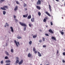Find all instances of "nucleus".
<instances>
[{
  "instance_id": "7c9ffc66",
  "label": "nucleus",
  "mask_w": 65,
  "mask_h": 65,
  "mask_svg": "<svg viewBox=\"0 0 65 65\" xmlns=\"http://www.w3.org/2000/svg\"><path fill=\"white\" fill-rule=\"evenodd\" d=\"M42 40L43 41H45V38H44L43 37Z\"/></svg>"
},
{
  "instance_id": "b1692460",
  "label": "nucleus",
  "mask_w": 65,
  "mask_h": 65,
  "mask_svg": "<svg viewBox=\"0 0 65 65\" xmlns=\"http://www.w3.org/2000/svg\"><path fill=\"white\" fill-rule=\"evenodd\" d=\"M5 1L4 0H0V3H2V2H4Z\"/></svg>"
},
{
  "instance_id": "5701e85b",
  "label": "nucleus",
  "mask_w": 65,
  "mask_h": 65,
  "mask_svg": "<svg viewBox=\"0 0 65 65\" xmlns=\"http://www.w3.org/2000/svg\"><path fill=\"white\" fill-rule=\"evenodd\" d=\"M15 1L16 2L17 4H20V3L19 2V1Z\"/></svg>"
},
{
  "instance_id": "dca6fc26",
  "label": "nucleus",
  "mask_w": 65,
  "mask_h": 65,
  "mask_svg": "<svg viewBox=\"0 0 65 65\" xmlns=\"http://www.w3.org/2000/svg\"><path fill=\"white\" fill-rule=\"evenodd\" d=\"M34 18H32L31 19V21L32 22H34Z\"/></svg>"
},
{
  "instance_id": "6e6552de",
  "label": "nucleus",
  "mask_w": 65,
  "mask_h": 65,
  "mask_svg": "<svg viewBox=\"0 0 65 65\" xmlns=\"http://www.w3.org/2000/svg\"><path fill=\"white\" fill-rule=\"evenodd\" d=\"M14 42L15 43V44L17 46V47H18V46H19L18 45V43H17V41L15 40H14Z\"/></svg>"
},
{
  "instance_id": "4be33fe9",
  "label": "nucleus",
  "mask_w": 65,
  "mask_h": 65,
  "mask_svg": "<svg viewBox=\"0 0 65 65\" xmlns=\"http://www.w3.org/2000/svg\"><path fill=\"white\" fill-rule=\"evenodd\" d=\"M38 15L39 16H40L41 15V13L40 12H38Z\"/></svg>"
},
{
  "instance_id": "9d476101",
  "label": "nucleus",
  "mask_w": 65,
  "mask_h": 65,
  "mask_svg": "<svg viewBox=\"0 0 65 65\" xmlns=\"http://www.w3.org/2000/svg\"><path fill=\"white\" fill-rule=\"evenodd\" d=\"M28 14H26L25 15H23V18H27V17H28Z\"/></svg>"
},
{
  "instance_id": "f3484780",
  "label": "nucleus",
  "mask_w": 65,
  "mask_h": 65,
  "mask_svg": "<svg viewBox=\"0 0 65 65\" xmlns=\"http://www.w3.org/2000/svg\"><path fill=\"white\" fill-rule=\"evenodd\" d=\"M28 57L30 58V57L31 56V54L30 53H28Z\"/></svg>"
},
{
  "instance_id": "2eb2a0df",
  "label": "nucleus",
  "mask_w": 65,
  "mask_h": 65,
  "mask_svg": "<svg viewBox=\"0 0 65 65\" xmlns=\"http://www.w3.org/2000/svg\"><path fill=\"white\" fill-rule=\"evenodd\" d=\"M31 18V15H30L28 16L27 17L28 19H30Z\"/></svg>"
},
{
  "instance_id": "c85d7f7f",
  "label": "nucleus",
  "mask_w": 65,
  "mask_h": 65,
  "mask_svg": "<svg viewBox=\"0 0 65 65\" xmlns=\"http://www.w3.org/2000/svg\"><path fill=\"white\" fill-rule=\"evenodd\" d=\"M11 53H13V49H12L11 50Z\"/></svg>"
},
{
  "instance_id": "a19ab883",
  "label": "nucleus",
  "mask_w": 65,
  "mask_h": 65,
  "mask_svg": "<svg viewBox=\"0 0 65 65\" xmlns=\"http://www.w3.org/2000/svg\"><path fill=\"white\" fill-rule=\"evenodd\" d=\"M51 26H52V25H53V22H51Z\"/></svg>"
},
{
  "instance_id": "69168bd1",
  "label": "nucleus",
  "mask_w": 65,
  "mask_h": 65,
  "mask_svg": "<svg viewBox=\"0 0 65 65\" xmlns=\"http://www.w3.org/2000/svg\"><path fill=\"white\" fill-rule=\"evenodd\" d=\"M33 36V34L32 35V36Z\"/></svg>"
},
{
  "instance_id": "603ef678",
  "label": "nucleus",
  "mask_w": 65,
  "mask_h": 65,
  "mask_svg": "<svg viewBox=\"0 0 65 65\" xmlns=\"http://www.w3.org/2000/svg\"><path fill=\"white\" fill-rule=\"evenodd\" d=\"M59 53V51L58 50H57V54H58Z\"/></svg>"
},
{
  "instance_id": "4d7b16f0",
  "label": "nucleus",
  "mask_w": 65,
  "mask_h": 65,
  "mask_svg": "<svg viewBox=\"0 0 65 65\" xmlns=\"http://www.w3.org/2000/svg\"><path fill=\"white\" fill-rule=\"evenodd\" d=\"M40 32H41V31H42L40 29Z\"/></svg>"
},
{
  "instance_id": "774afa93",
  "label": "nucleus",
  "mask_w": 65,
  "mask_h": 65,
  "mask_svg": "<svg viewBox=\"0 0 65 65\" xmlns=\"http://www.w3.org/2000/svg\"><path fill=\"white\" fill-rule=\"evenodd\" d=\"M63 0V1H64V0Z\"/></svg>"
},
{
  "instance_id": "680f3d73",
  "label": "nucleus",
  "mask_w": 65,
  "mask_h": 65,
  "mask_svg": "<svg viewBox=\"0 0 65 65\" xmlns=\"http://www.w3.org/2000/svg\"><path fill=\"white\" fill-rule=\"evenodd\" d=\"M64 5L65 6V3L64 4Z\"/></svg>"
},
{
  "instance_id": "2f4dec72",
  "label": "nucleus",
  "mask_w": 65,
  "mask_h": 65,
  "mask_svg": "<svg viewBox=\"0 0 65 65\" xmlns=\"http://www.w3.org/2000/svg\"><path fill=\"white\" fill-rule=\"evenodd\" d=\"M24 6H23L24 7H26V6H27V4H24Z\"/></svg>"
},
{
  "instance_id": "c03bdc74",
  "label": "nucleus",
  "mask_w": 65,
  "mask_h": 65,
  "mask_svg": "<svg viewBox=\"0 0 65 65\" xmlns=\"http://www.w3.org/2000/svg\"><path fill=\"white\" fill-rule=\"evenodd\" d=\"M62 54H63V56H65V52L63 53Z\"/></svg>"
},
{
  "instance_id": "cd10ccee",
  "label": "nucleus",
  "mask_w": 65,
  "mask_h": 65,
  "mask_svg": "<svg viewBox=\"0 0 65 65\" xmlns=\"http://www.w3.org/2000/svg\"><path fill=\"white\" fill-rule=\"evenodd\" d=\"M33 26V24H29V27H31V26Z\"/></svg>"
},
{
  "instance_id": "e2e57ef3",
  "label": "nucleus",
  "mask_w": 65,
  "mask_h": 65,
  "mask_svg": "<svg viewBox=\"0 0 65 65\" xmlns=\"http://www.w3.org/2000/svg\"><path fill=\"white\" fill-rule=\"evenodd\" d=\"M40 65H42V64H40Z\"/></svg>"
},
{
  "instance_id": "f704fd0d",
  "label": "nucleus",
  "mask_w": 65,
  "mask_h": 65,
  "mask_svg": "<svg viewBox=\"0 0 65 65\" xmlns=\"http://www.w3.org/2000/svg\"><path fill=\"white\" fill-rule=\"evenodd\" d=\"M61 34H62V35H63L64 34V32L61 31Z\"/></svg>"
},
{
  "instance_id": "6e6d98bb",
  "label": "nucleus",
  "mask_w": 65,
  "mask_h": 65,
  "mask_svg": "<svg viewBox=\"0 0 65 65\" xmlns=\"http://www.w3.org/2000/svg\"><path fill=\"white\" fill-rule=\"evenodd\" d=\"M5 27H6V25H5Z\"/></svg>"
},
{
  "instance_id": "13d9d810",
  "label": "nucleus",
  "mask_w": 65,
  "mask_h": 65,
  "mask_svg": "<svg viewBox=\"0 0 65 65\" xmlns=\"http://www.w3.org/2000/svg\"><path fill=\"white\" fill-rule=\"evenodd\" d=\"M62 19H63V17H62Z\"/></svg>"
},
{
  "instance_id": "7ed1b4c3",
  "label": "nucleus",
  "mask_w": 65,
  "mask_h": 65,
  "mask_svg": "<svg viewBox=\"0 0 65 65\" xmlns=\"http://www.w3.org/2000/svg\"><path fill=\"white\" fill-rule=\"evenodd\" d=\"M36 4L37 5H40L41 4V1L40 0H38L37 3Z\"/></svg>"
},
{
  "instance_id": "9b49d317",
  "label": "nucleus",
  "mask_w": 65,
  "mask_h": 65,
  "mask_svg": "<svg viewBox=\"0 0 65 65\" xmlns=\"http://www.w3.org/2000/svg\"><path fill=\"white\" fill-rule=\"evenodd\" d=\"M45 13L46 14H47V15H48V16H49V17H51V15H50V14L49 13H48V12H46Z\"/></svg>"
},
{
  "instance_id": "72a5a7b5",
  "label": "nucleus",
  "mask_w": 65,
  "mask_h": 65,
  "mask_svg": "<svg viewBox=\"0 0 65 65\" xmlns=\"http://www.w3.org/2000/svg\"><path fill=\"white\" fill-rule=\"evenodd\" d=\"M43 21L44 22H45L46 21V19H44L43 20Z\"/></svg>"
},
{
  "instance_id": "a878e982",
  "label": "nucleus",
  "mask_w": 65,
  "mask_h": 65,
  "mask_svg": "<svg viewBox=\"0 0 65 65\" xmlns=\"http://www.w3.org/2000/svg\"><path fill=\"white\" fill-rule=\"evenodd\" d=\"M6 13V11H3V14L4 15H5V14Z\"/></svg>"
},
{
  "instance_id": "0eeeda50",
  "label": "nucleus",
  "mask_w": 65,
  "mask_h": 65,
  "mask_svg": "<svg viewBox=\"0 0 65 65\" xmlns=\"http://www.w3.org/2000/svg\"><path fill=\"white\" fill-rule=\"evenodd\" d=\"M48 31L50 33H52V34L54 33V32H53V31H52V30L51 29H50Z\"/></svg>"
},
{
  "instance_id": "c9c22d12",
  "label": "nucleus",
  "mask_w": 65,
  "mask_h": 65,
  "mask_svg": "<svg viewBox=\"0 0 65 65\" xmlns=\"http://www.w3.org/2000/svg\"><path fill=\"white\" fill-rule=\"evenodd\" d=\"M16 60H19V57H17L16 58Z\"/></svg>"
},
{
  "instance_id": "a211bd4d",
  "label": "nucleus",
  "mask_w": 65,
  "mask_h": 65,
  "mask_svg": "<svg viewBox=\"0 0 65 65\" xmlns=\"http://www.w3.org/2000/svg\"><path fill=\"white\" fill-rule=\"evenodd\" d=\"M10 61L9 60H7L6 61V62L7 63H10Z\"/></svg>"
},
{
  "instance_id": "20e7f679",
  "label": "nucleus",
  "mask_w": 65,
  "mask_h": 65,
  "mask_svg": "<svg viewBox=\"0 0 65 65\" xmlns=\"http://www.w3.org/2000/svg\"><path fill=\"white\" fill-rule=\"evenodd\" d=\"M23 60H21V61L19 63V65H21L23 63Z\"/></svg>"
},
{
  "instance_id": "473e14b6",
  "label": "nucleus",
  "mask_w": 65,
  "mask_h": 65,
  "mask_svg": "<svg viewBox=\"0 0 65 65\" xmlns=\"http://www.w3.org/2000/svg\"><path fill=\"white\" fill-rule=\"evenodd\" d=\"M45 35L46 36H49V35L48 34H45Z\"/></svg>"
},
{
  "instance_id": "a18cd8bd",
  "label": "nucleus",
  "mask_w": 65,
  "mask_h": 65,
  "mask_svg": "<svg viewBox=\"0 0 65 65\" xmlns=\"http://www.w3.org/2000/svg\"><path fill=\"white\" fill-rule=\"evenodd\" d=\"M62 62H63V63H65V61L64 60H62Z\"/></svg>"
},
{
  "instance_id": "49530a36",
  "label": "nucleus",
  "mask_w": 65,
  "mask_h": 65,
  "mask_svg": "<svg viewBox=\"0 0 65 65\" xmlns=\"http://www.w3.org/2000/svg\"><path fill=\"white\" fill-rule=\"evenodd\" d=\"M15 22H18V20H17L16 19H15Z\"/></svg>"
},
{
  "instance_id": "58836bf2",
  "label": "nucleus",
  "mask_w": 65,
  "mask_h": 65,
  "mask_svg": "<svg viewBox=\"0 0 65 65\" xmlns=\"http://www.w3.org/2000/svg\"><path fill=\"white\" fill-rule=\"evenodd\" d=\"M7 58H8V57H7V56H6L5 58V59H7Z\"/></svg>"
},
{
  "instance_id": "8fccbe9b",
  "label": "nucleus",
  "mask_w": 65,
  "mask_h": 65,
  "mask_svg": "<svg viewBox=\"0 0 65 65\" xmlns=\"http://www.w3.org/2000/svg\"><path fill=\"white\" fill-rule=\"evenodd\" d=\"M45 19H46V20H48V18H47V17H45Z\"/></svg>"
},
{
  "instance_id": "393cba45",
  "label": "nucleus",
  "mask_w": 65,
  "mask_h": 65,
  "mask_svg": "<svg viewBox=\"0 0 65 65\" xmlns=\"http://www.w3.org/2000/svg\"><path fill=\"white\" fill-rule=\"evenodd\" d=\"M19 60H17L16 61V63H19Z\"/></svg>"
},
{
  "instance_id": "f8f14e48",
  "label": "nucleus",
  "mask_w": 65,
  "mask_h": 65,
  "mask_svg": "<svg viewBox=\"0 0 65 65\" xmlns=\"http://www.w3.org/2000/svg\"><path fill=\"white\" fill-rule=\"evenodd\" d=\"M10 29H11V31L13 33V32H14V31H13V28H12V27L11 26L10 27Z\"/></svg>"
},
{
  "instance_id": "864d4df0",
  "label": "nucleus",
  "mask_w": 65,
  "mask_h": 65,
  "mask_svg": "<svg viewBox=\"0 0 65 65\" xmlns=\"http://www.w3.org/2000/svg\"><path fill=\"white\" fill-rule=\"evenodd\" d=\"M57 2H59V0H55Z\"/></svg>"
},
{
  "instance_id": "1a4fd4ad",
  "label": "nucleus",
  "mask_w": 65,
  "mask_h": 65,
  "mask_svg": "<svg viewBox=\"0 0 65 65\" xmlns=\"http://www.w3.org/2000/svg\"><path fill=\"white\" fill-rule=\"evenodd\" d=\"M49 10L50 11H52V9H51V5H49Z\"/></svg>"
},
{
  "instance_id": "de8ad7c7",
  "label": "nucleus",
  "mask_w": 65,
  "mask_h": 65,
  "mask_svg": "<svg viewBox=\"0 0 65 65\" xmlns=\"http://www.w3.org/2000/svg\"><path fill=\"white\" fill-rule=\"evenodd\" d=\"M10 63H7L6 64V65H10Z\"/></svg>"
},
{
  "instance_id": "3c124183",
  "label": "nucleus",
  "mask_w": 65,
  "mask_h": 65,
  "mask_svg": "<svg viewBox=\"0 0 65 65\" xmlns=\"http://www.w3.org/2000/svg\"><path fill=\"white\" fill-rule=\"evenodd\" d=\"M15 18H16V16H15L14 15V19H15Z\"/></svg>"
},
{
  "instance_id": "37998d69",
  "label": "nucleus",
  "mask_w": 65,
  "mask_h": 65,
  "mask_svg": "<svg viewBox=\"0 0 65 65\" xmlns=\"http://www.w3.org/2000/svg\"><path fill=\"white\" fill-rule=\"evenodd\" d=\"M43 47H46V46L45 45H43Z\"/></svg>"
},
{
  "instance_id": "79ce46f5",
  "label": "nucleus",
  "mask_w": 65,
  "mask_h": 65,
  "mask_svg": "<svg viewBox=\"0 0 65 65\" xmlns=\"http://www.w3.org/2000/svg\"><path fill=\"white\" fill-rule=\"evenodd\" d=\"M6 24L7 25V26H9V25L8 24V23H6Z\"/></svg>"
},
{
  "instance_id": "09e8293b",
  "label": "nucleus",
  "mask_w": 65,
  "mask_h": 65,
  "mask_svg": "<svg viewBox=\"0 0 65 65\" xmlns=\"http://www.w3.org/2000/svg\"><path fill=\"white\" fill-rule=\"evenodd\" d=\"M34 53H35V54H37V51H35Z\"/></svg>"
},
{
  "instance_id": "412c9836",
  "label": "nucleus",
  "mask_w": 65,
  "mask_h": 65,
  "mask_svg": "<svg viewBox=\"0 0 65 65\" xmlns=\"http://www.w3.org/2000/svg\"><path fill=\"white\" fill-rule=\"evenodd\" d=\"M5 53L7 56H9V55L8 52L7 51H5Z\"/></svg>"
},
{
  "instance_id": "bf43d9fd",
  "label": "nucleus",
  "mask_w": 65,
  "mask_h": 65,
  "mask_svg": "<svg viewBox=\"0 0 65 65\" xmlns=\"http://www.w3.org/2000/svg\"><path fill=\"white\" fill-rule=\"evenodd\" d=\"M48 27V26L47 25L46 26V27Z\"/></svg>"
},
{
  "instance_id": "0e129e2a",
  "label": "nucleus",
  "mask_w": 65,
  "mask_h": 65,
  "mask_svg": "<svg viewBox=\"0 0 65 65\" xmlns=\"http://www.w3.org/2000/svg\"><path fill=\"white\" fill-rule=\"evenodd\" d=\"M21 0V1H23V0Z\"/></svg>"
},
{
  "instance_id": "4468645a",
  "label": "nucleus",
  "mask_w": 65,
  "mask_h": 65,
  "mask_svg": "<svg viewBox=\"0 0 65 65\" xmlns=\"http://www.w3.org/2000/svg\"><path fill=\"white\" fill-rule=\"evenodd\" d=\"M18 6H16V7L14 9V10L15 11H16L18 9Z\"/></svg>"
},
{
  "instance_id": "338daca9",
  "label": "nucleus",
  "mask_w": 65,
  "mask_h": 65,
  "mask_svg": "<svg viewBox=\"0 0 65 65\" xmlns=\"http://www.w3.org/2000/svg\"><path fill=\"white\" fill-rule=\"evenodd\" d=\"M62 30V31H63V30Z\"/></svg>"
},
{
  "instance_id": "ddd939ff",
  "label": "nucleus",
  "mask_w": 65,
  "mask_h": 65,
  "mask_svg": "<svg viewBox=\"0 0 65 65\" xmlns=\"http://www.w3.org/2000/svg\"><path fill=\"white\" fill-rule=\"evenodd\" d=\"M38 56L39 57H41V55L39 52H38Z\"/></svg>"
},
{
  "instance_id": "f03ea898",
  "label": "nucleus",
  "mask_w": 65,
  "mask_h": 65,
  "mask_svg": "<svg viewBox=\"0 0 65 65\" xmlns=\"http://www.w3.org/2000/svg\"><path fill=\"white\" fill-rule=\"evenodd\" d=\"M6 9H8V6H4L3 8L1 7V9H2V10H6Z\"/></svg>"
},
{
  "instance_id": "bb28decb",
  "label": "nucleus",
  "mask_w": 65,
  "mask_h": 65,
  "mask_svg": "<svg viewBox=\"0 0 65 65\" xmlns=\"http://www.w3.org/2000/svg\"><path fill=\"white\" fill-rule=\"evenodd\" d=\"M17 38L18 39H21L22 38V37L20 36H18Z\"/></svg>"
},
{
  "instance_id": "aec40b11",
  "label": "nucleus",
  "mask_w": 65,
  "mask_h": 65,
  "mask_svg": "<svg viewBox=\"0 0 65 65\" xmlns=\"http://www.w3.org/2000/svg\"><path fill=\"white\" fill-rule=\"evenodd\" d=\"M37 37V35H34L32 37L34 38H36Z\"/></svg>"
},
{
  "instance_id": "6ab92c4d",
  "label": "nucleus",
  "mask_w": 65,
  "mask_h": 65,
  "mask_svg": "<svg viewBox=\"0 0 65 65\" xmlns=\"http://www.w3.org/2000/svg\"><path fill=\"white\" fill-rule=\"evenodd\" d=\"M33 50L34 52H35V51H36V49L35 48V47H33Z\"/></svg>"
},
{
  "instance_id": "e433bc0d",
  "label": "nucleus",
  "mask_w": 65,
  "mask_h": 65,
  "mask_svg": "<svg viewBox=\"0 0 65 65\" xmlns=\"http://www.w3.org/2000/svg\"><path fill=\"white\" fill-rule=\"evenodd\" d=\"M17 43H18V45H20V44L19 42H17Z\"/></svg>"
},
{
  "instance_id": "c756f323",
  "label": "nucleus",
  "mask_w": 65,
  "mask_h": 65,
  "mask_svg": "<svg viewBox=\"0 0 65 65\" xmlns=\"http://www.w3.org/2000/svg\"><path fill=\"white\" fill-rule=\"evenodd\" d=\"M29 44L31 45L32 44V41H30L29 42Z\"/></svg>"
},
{
  "instance_id": "052dcab7",
  "label": "nucleus",
  "mask_w": 65,
  "mask_h": 65,
  "mask_svg": "<svg viewBox=\"0 0 65 65\" xmlns=\"http://www.w3.org/2000/svg\"><path fill=\"white\" fill-rule=\"evenodd\" d=\"M27 50H28V48H27Z\"/></svg>"
},
{
  "instance_id": "5fc2aeb1",
  "label": "nucleus",
  "mask_w": 65,
  "mask_h": 65,
  "mask_svg": "<svg viewBox=\"0 0 65 65\" xmlns=\"http://www.w3.org/2000/svg\"><path fill=\"white\" fill-rule=\"evenodd\" d=\"M25 10L26 11V10H27V8H25Z\"/></svg>"
},
{
  "instance_id": "39448f33",
  "label": "nucleus",
  "mask_w": 65,
  "mask_h": 65,
  "mask_svg": "<svg viewBox=\"0 0 65 65\" xmlns=\"http://www.w3.org/2000/svg\"><path fill=\"white\" fill-rule=\"evenodd\" d=\"M52 39H53L54 40H55V41H56L57 40H56V38L54 36H53L51 38Z\"/></svg>"
},
{
  "instance_id": "4c0bfd02",
  "label": "nucleus",
  "mask_w": 65,
  "mask_h": 65,
  "mask_svg": "<svg viewBox=\"0 0 65 65\" xmlns=\"http://www.w3.org/2000/svg\"><path fill=\"white\" fill-rule=\"evenodd\" d=\"M1 64H3V60L2 61H1Z\"/></svg>"
},
{
  "instance_id": "423d86ee",
  "label": "nucleus",
  "mask_w": 65,
  "mask_h": 65,
  "mask_svg": "<svg viewBox=\"0 0 65 65\" xmlns=\"http://www.w3.org/2000/svg\"><path fill=\"white\" fill-rule=\"evenodd\" d=\"M36 8L38 9V10H40V9H41V7L39 6H37Z\"/></svg>"
},
{
  "instance_id": "f257e3e1",
  "label": "nucleus",
  "mask_w": 65,
  "mask_h": 65,
  "mask_svg": "<svg viewBox=\"0 0 65 65\" xmlns=\"http://www.w3.org/2000/svg\"><path fill=\"white\" fill-rule=\"evenodd\" d=\"M20 24L22 26H24V27H24V31H25L26 29V27H27V25L25 24L22 23L21 22H20Z\"/></svg>"
},
{
  "instance_id": "ea45409f",
  "label": "nucleus",
  "mask_w": 65,
  "mask_h": 65,
  "mask_svg": "<svg viewBox=\"0 0 65 65\" xmlns=\"http://www.w3.org/2000/svg\"><path fill=\"white\" fill-rule=\"evenodd\" d=\"M42 40H40L39 41V42H42Z\"/></svg>"
}]
</instances>
